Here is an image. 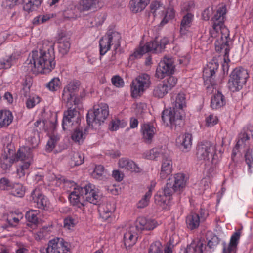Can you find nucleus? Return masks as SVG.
I'll return each mask as SVG.
<instances>
[{
    "label": "nucleus",
    "mask_w": 253,
    "mask_h": 253,
    "mask_svg": "<svg viewBox=\"0 0 253 253\" xmlns=\"http://www.w3.org/2000/svg\"><path fill=\"white\" fill-rule=\"evenodd\" d=\"M40 98L38 96L31 97L29 96L26 102V107L31 109L34 107L36 104L39 103Z\"/></svg>",
    "instance_id": "3c124183"
},
{
    "label": "nucleus",
    "mask_w": 253,
    "mask_h": 253,
    "mask_svg": "<svg viewBox=\"0 0 253 253\" xmlns=\"http://www.w3.org/2000/svg\"><path fill=\"white\" fill-rule=\"evenodd\" d=\"M248 78L249 74L246 69L241 67L235 68L230 75L228 81L229 88L233 91L241 89Z\"/></svg>",
    "instance_id": "1a4fd4ad"
},
{
    "label": "nucleus",
    "mask_w": 253,
    "mask_h": 253,
    "mask_svg": "<svg viewBox=\"0 0 253 253\" xmlns=\"http://www.w3.org/2000/svg\"><path fill=\"white\" fill-rule=\"evenodd\" d=\"M121 39V36L119 32L111 29L108 30L106 35L103 36L99 41L100 55H104L113 45L114 51L112 52L111 60H114L116 55L117 53L120 54L122 52V49L120 48Z\"/></svg>",
    "instance_id": "39448f33"
},
{
    "label": "nucleus",
    "mask_w": 253,
    "mask_h": 253,
    "mask_svg": "<svg viewBox=\"0 0 253 253\" xmlns=\"http://www.w3.org/2000/svg\"><path fill=\"white\" fill-rule=\"evenodd\" d=\"M172 58L169 57H164L162 60L156 71L155 77L162 79L166 76L172 74L174 72L175 66Z\"/></svg>",
    "instance_id": "ddd939ff"
},
{
    "label": "nucleus",
    "mask_w": 253,
    "mask_h": 253,
    "mask_svg": "<svg viewBox=\"0 0 253 253\" xmlns=\"http://www.w3.org/2000/svg\"><path fill=\"white\" fill-rule=\"evenodd\" d=\"M156 223L154 220L148 219L143 217L137 218L136 222V228L138 231L151 230L156 227Z\"/></svg>",
    "instance_id": "4be33fe9"
},
{
    "label": "nucleus",
    "mask_w": 253,
    "mask_h": 253,
    "mask_svg": "<svg viewBox=\"0 0 253 253\" xmlns=\"http://www.w3.org/2000/svg\"><path fill=\"white\" fill-rule=\"evenodd\" d=\"M22 2V0L19 1V0H5L3 2V6L6 8H12L15 5L21 3Z\"/></svg>",
    "instance_id": "864d4df0"
},
{
    "label": "nucleus",
    "mask_w": 253,
    "mask_h": 253,
    "mask_svg": "<svg viewBox=\"0 0 253 253\" xmlns=\"http://www.w3.org/2000/svg\"><path fill=\"white\" fill-rule=\"evenodd\" d=\"M161 154L158 152L157 149H152L150 151L149 155L147 156V158L151 160H154L158 157ZM163 154H161L162 156Z\"/></svg>",
    "instance_id": "13d9d810"
},
{
    "label": "nucleus",
    "mask_w": 253,
    "mask_h": 253,
    "mask_svg": "<svg viewBox=\"0 0 253 253\" xmlns=\"http://www.w3.org/2000/svg\"><path fill=\"white\" fill-rule=\"evenodd\" d=\"M245 162L249 168V171L251 173V169L252 167H253V157L252 154V151L250 149L247 150L245 154Z\"/></svg>",
    "instance_id": "a18cd8bd"
},
{
    "label": "nucleus",
    "mask_w": 253,
    "mask_h": 253,
    "mask_svg": "<svg viewBox=\"0 0 253 253\" xmlns=\"http://www.w3.org/2000/svg\"><path fill=\"white\" fill-rule=\"evenodd\" d=\"M186 179L184 174L177 173L171 175L167 180L166 186L163 189V195L157 194L155 196L156 201L165 204L167 200H169L174 192L180 194L186 185Z\"/></svg>",
    "instance_id": "7ed1b4c3"
},
{
    "label": "nucleus",
    "mask_w": 253,
    "mask_h": 253,
    "mask_svg": "<svg viewBox=\"0 0 253 253\" xmlns=\"http://www.w3.org/2000/svg\"><path fill=\"white\" fill-rule=\"evenodd\" d=\"M35 192L34 191L32 194L34 202L37 203V206L39 208L43 209L46 205V200L44 196L39 193L36 194Z\"/></svg>",
    "instance_id": "e433bc0d"
},
{
    "label": "nucleus",
    "mask_w": 253,
    "mask_h": 253,
    "mask_svg": "<svg viewBox=\"0 0 253 253\" xmlns=\"http://www.w3.org/2000/svg\"><path fill=\"white\" fill-rule=\"evenodd\" d=\"M59 52L63 55L66 54L70 48V43L63 36L60 37L58 40Z\"/></svg>",
    "instance_id": "473e14b6"
},
{
    "label": "nucleus",
    "mask_w": 253,
    "mask_h": 253,
    "mask_svg": "<svg viewBox=\"0 0 253 253\" xmlns=\"http://www.w3.org/2000/svg\"><path fill=\"white\" fill-rule=\"evenodd\" d=\"M215 48L216 52L224 53V60L225 63L222 65V69L224 74H227L229 69L227 62L229 61V52L230 50L228 41L226 40L220 43L218 40H217L215 42Z\"/></svg>",
    "instance_id": "f3484780"
},
{
    "label": "nucleus",
    "mask_w": 253,
    "mask_h": 253,
    "mask_svg": "<svg viewBox=\"0 0 253 253\" xmlns=\"http://www.w3.org/2000/svg\"><path fill=\"white\" fill-rule=\"evenodd\" d=\"M186 224L187 227L193 230L197 228L200 224V217L198 214L192 213L186 217Z\"/></svg>",
    "instance_id": "7c9ffc66"
},
{
    "label": "nucleus",
    "mask_w": 253,
    "mask_h": 253,
    "mask_svg": "<svg viewBox=\"0 0 253 253\" xmlns=\"http://www.w3.org/2000/svg\"><path fill=\"white\" fill-rule=\"evenodd\" d=\"M10 189H11V194L15 196L21 197L24 195L25 192L22 188V186L20 184H12Z\"/></svg>",
    "instance_id": "37998d69"
},
{
    "label": "nucleus",
    "mask_w": 253,
    "mask_h": 253,
    "mask_svg": "<svg viewBox=\"0 0 253 253\" xmlns=\"http://www.w3.org/2000/svg\"><path fill=\"white\" fill-rule=\"evenodd\" d=\"M39 213V211L37 210H30L26 212L25 217L29 223L28 226L34 225L36 226L39 223V220L37 215Z\"/></svg>",
    "instance_id": "2f4dec72"
},
{
    "label": "nucleus",
    "mask_w": 253,
    "mask_h": 253,
    "mask_svg": "<svg viewBox=\"0 0 253 253\" xmlns=\"http://www.w3.org/2000/svg\"><path fill=\"white\" fill-rule=\"evenodd\" d=\"M12 57L11 56L6 57L0 61V69H8L11 66Z\"/></svg>",
    "instance_id": "de8ad7c7"
},
{
    "label": "nucleus",
    "mask_w": 253,
    "mask_h": 253,
    "mask_svg": "<svg viewBox=\"0 0 253 253\" xmlns=\"http://www.w3.org/2000/svg\"><path fill=\"white\" fill-rule=\"evenodd\" d=\"M12 183L6 178L3 177L0 180V189L1 190H10Z\"/></svg>",
    "instance_id": "8fccbe9b"
},
{
    "label": "nucleus",
    "mask_w": 253,
    "mask_h": 253,
    "mask_svg": "<svg viewBox=\"0 0 253 253\" xmlns=\"http://www.w3.org/2000/svg\"><path fill=\"white\" fill-rule=\"evenodd\" d=\"M214 153V146L209 141L202 142L198 144L196 148V157L199 160H209Z\"/></svg>",
    "instance_id": "dca6fc26"
},
{
    "label": "nucleus",
    "mask_w": 253,
    "mask_h": 253,
    "mask_svg": "<svg viewBox=\"0 0 253 253\" xmlns=\"http://www.w3.org/2000/svg\"><path fill=\"white\" fill-rule=\"evenodd\" d=\"M30 92V84L28 86H23V89L20 91L21 96H23L25 97H27Z\"/></svg>",
    "instance_id": "69168bd1"
},
{
    "label": "nucleus",
    "mask_w": 253,
    "mask_h": 253,
    "mask_svg": "<svg viewBox=\"0 0 253 253\" xmlns=\"http://www.w3.org/2000/svg\"><path fill=\"white\" fill-rule=\"evenodd\" d=\"M97 3L89 0H81L77 4V8L80 12L94 10L97 8Z\"/></svg>",
    "instance_id": "c756f323"
},
{
    "label": "nucleus",
    "mask_w": 253,
    "mask_h": 253,
    "mask_svg": "<svg viewBox=\"0 0 253 253\" xmlns=\"http://www.w3.org/2000/svg\"><path fill=\"white\" fill-rule=\"evenodd\" d=\"M202 17L203 19L204 20H208L210 18V15H209V10L208 8L204 10V11L202 13Z\"/></svg>",
    "instance_id": "774afa93"
},
{
    "label": "nucleus",
    "mask_w": 253,
    "mask_h": 253,
    "mask_svg": "<svg viewBox=\"0 0 253 253\" xmlns=\"http://www.w3.org/2000/svg\"><path fill=\"white\" fill-rule=\"evenodd\" d=\"M148 253H172V251L169 246L166 247L163 250L161 242L155 241L151 244Z\"/></svg>",
    "instance_id": "bb28decb"
},
{
    "label": "nucleus",
    "mask_w": 253,
    "mask_h": 253,
    "mask_svg": "<svg viewBox=\"0 0 253 253\" xmlns=\"http://www.w3.org/2000/svg\"><path fill=\"white\" fill-rule=\"evenodd\" d=\"M206 239L208 241L207 246L210 248H212L217 246L220 241L218 237L211 231L207 232Z\"/></svg>",
    "instance_id": "f704fd0d"
},
{
    "label": "nucleus",
    "mask_w": 253,
    "mask_h": 253,
    "mask_svg": "<svg viewBox=\"0 0 253 253\" xmlns=\"http://www.w3.org/2000/svg\"><path fill=\"white\" fill-rule=\"evenodd\" d=\"M68 243L62 238H56L50 240L46 252L41 253H70Z\"/></svg>",
    "instance_id": "4468645a"
},
{
    "label": "nucleus",
    "mask_w": 253,
    "mask_h": 253,
    "mask_svg": "<svg viewBox=\"0 0 253 253\" xmlns=\"http://www.w3.org/2000/svg\"><path fill=\"white\" fill-rule=\"evenodd\" d=\"M84 158L83 155L78 152H74L71 161V165L72 166H79L83 163Z\"/></svg>",
    "instance_id": "79ce46f5"
},
{
    "label": "nucleus",
    "mask_w": 253,
    "mask_h": 253,
    "mask_svg": "<svg viewBox=\"0 0 253 253\" xmlns=\"http://www.w3.org/2000/svg\"><path fill=\"white\" fill-rule=\"evenodd\" d=\"M194 7V4L192 1L188 2L183 4L182 10L186 11L192 10Z\"/></svg>",
    "instance_id": "680f3d73"
},
{
    "label": "nucleus",
    "mask_w": 253,
    "mask_h": 253,
    "mask_svg": "<svg viewBox=\"0 0 253 253\" xmlns=\"http://www.w3.org/2000/svg\"><path fill=\"white\" fill-rule=\"evenodd\" d=\"M55 54L53 45L47 49H40L39 52L33 51L24 63V68L27 72L35 73L36 68L41 70V73L50 72L55 67Z\"/></svg>",
    "instance_id": "f257e3e1"
},
{
    "label": "nucleus",
    "mask_w": 253,
    "mask_h": 253,
    "mask_svg": "<svg viewBox=\"0 0 253 253\" xmlns=\"http://www.w3.org/2000/svg\"><path fill=\"white\" fill-rule=\"evenodd\" d=\"M113 177L118 181H121L123 180L124 177V174L121 173L118 170H114L112 173Z\"/></svg>",
    "instance_id": "052dcab7"
},
{
    "label": "nucleus",
    "mask_w": 253,
    "mask_h": 253,
    "mask_svg": "<svg viewBox=\"0 0 253 253\" xmlns=\"http://www.w3.org/2000/svg\"><path fill=\"white\" fill-rule=\"evenodd\" d=\"M59 79L57 78H54L48 83L46 86L50 90L55 91L59 87Z\"/></svg>",
    "instance_id": "09e8293b"
},
{
    "label": "nucleus",
    "mask_w": 253,
    "mask_h": 253,
    "mask_svg": "<svg viewBox=\"0 0 253 253\" xmlns=\"http://www.w3.org/2000/svg\"><path fill=\"white\" fill-rule=\"evenodd\" d=\"M79 112L75 108L70 107L64 113L62 120V128L64 130L69 129L73 125V119L78 117Z\"/></svg>",
    "instance_id": "a211bd4d"
},
{
    "label": "nucleus",
    "mask_w": 253,
    "mask_h": 253,
    "mask_svg": "<svg viewBox=\"0 0 253 253\" xmlns=\"http://www.w3.org/2000/svg\"><path fill=\"white\" fill-rule=\"evenodd\" d=\"M168 41L167 39H161L160 41H154L149 42L144 46H140L131 56L133 59L140 58L144 54L152 52L158 53L161 52L167 44Z\"/></svg>",
    "instance_id": "9d476101"
},
{
    "label": "nucleus",
    "mask_w": 253,
    "mask_h": 253,
    "mask_svg": "<svg viewBox=\"0 0 253 253\" xmlns=\"http://www.w3.org/2000/svg\"><path fill=\"white\" fill-rule=\"evenodd\" d=\"M141 130L145 142L151 143L156 132L155 127L149 123L143 124L141 125Z\"/></svg>",
    "instance_id": "5701e85b"
},
{
    "label": "nucleus",
    "mask_w": 253,
    "mask_h": 253,
    "mask_svg": "<svg viewBox=\"0 0 253 253\" xmlns=\"http://www.w3.org/2000/svg\"><path fill=\"white\" fill-rule=\"evenodd\" d=\"M226 103L224 95L219 91L211 97V106L213 109H218L223 106Z\"/></svg>",
    "instance_id": "c85d7f7f"
},
{
    "label": "nucleus",
    "mask_w": 253,
    "mask_h": 253,
    "mask_svg": "<svg viewBox=\"0 0 253 253\" xmlns=\"http://www.w3.org/2000/svg\"><path fill=\"white\" fill-rule=\"evenodd\" d=\"M138 124V120L136 118H132L130 119V127L134 128L137 126Z\"/></svg>",
    "instance_id": "338daca9"
},
{
    "label": "nucleus",
    "mask_w": 253,
    "mask_h": 253,
    "mask_svg": "<svg viewBox=\"0 0 253 253\" xmlns=\"http://www.w3.org/2000/svg\"><path fill=\"white\" fill-rule=\"evenodd\" d=\"M241 229L235 232L231 236L229 244H227L225 242L222 243L223 251L222 253H235L238 241L241 235Z\"/></svg>",
    "instance_id": "6ab92c4d"
},
{
    "label": "nucleus",
    "mask_w": 253,
    "mask_h": 253,
    "mask_svg": "<svg viewBox=\"0 0 253 253\" xmlns=\"http://www.w3.org/2000/svg\"><path fill=\"white\" fill-rule=\"evenodd\" d=\"M150 83V77L148 74L143 73L137 76L131 83L132 97L140 96L149 87Z\"/></svg>",
    "instance_id": "9b49d317"
},
{
    "label": "nucleus",
    "mask_w": 253,
    "mask_h": 253,
    "mask_svg": "<svg viewBox=\"0 0 253 253\" xmlns=\"http://www.w3.org/2000/svg\"><path fill=\"white\" fill-rule=\"evenodd\" d=\"M109 115L108 106L106 104H102L93 107V110L88 111L86 115V121L88 126H92L93 123L100 125L104 122Z\"/></svg>",
    "instance_id": "6e6552de"
},
{
    "label": "nucleus",
    "mask_w": 253,
    "mask_h": 253,
    "mask_svg": "<svg viewBox=\"0 0 253 253\" xmlns=\"http://www.w3.org/2000/svg\"><path fill=\"white\" fill-rule=\"evenodd\" d=\"M94 187V185L88 184L84 187L75 188L74 191L71 192L69 197L70 203L73 206H77L79 208L84 206V204L80 202L79 198L80 195H84V198H85L86 201L94 205H99L101 198L96 194Z\"/></svg>",
    "instance_id": "20e7f679"
},
{
    "label": "nucleus",
    "mask_w": 253,
    "mask_h": 253,
    "mask_svg": "<svg viewBox=\"0 0 253 253\" xmlns=\"http://www.w3.org/2000/svg\"><path fill=\"white\" fill-rule=\"evenodd\" d=\"M192 19L193 15L190 13H187L183 16L180 24V32L182 34H185L186 29L190 26Z\"/></svg>",
    "instance_id": "c9c22d12"
},
{
    "label": "nucleus",
    "mask_w": 253,
    "mask_h": 253,
    "mask_svg": "<svg viewBox=\"0 0 253 253\" xmlns=\"http://www.w3.org/2000/svg\"><path fill=\"white\" fill-rule=\"evenodd\" d=\"M104 171V168L103 166L101 165L96 166L92 173V176L94 178L99 179L103 175Z\"/></svg>",
    "instance_id": "49530a36"
},
{
    "label": "nucleus",
    "mask_w": 253,
    "mask_h": 253,
    "mask_svg": "<svg viewBox=\"0 0 253 253\" xmlns=\"http://www.w3.org/2000/svg\"><path fill=\"white\" fill-rule=\"evenodd\" d=\"M164 17L160 23L161 26H163L168 23L169 21L174 18L175 12L172 8H168L164 12Z\"/></svg>",
    "instance_id": "58836bf2"
},
{
    "label": "nucleus",
    "mask_w": 253,
    "mask_h": 253,
    "mask_svg": "<svg viewBox=\"0 0 253 253\" xmlns=\"http://www.w3.org/2000/svg\"><path fill=\"white\" fill-rule=\"evenodd\" d=\"M203 243L200 242L197 245L195 243H192L190 245H187V247L190 248V253H203Z\"/></svg>",
    "instance_id": "c03bdc74"
},
{
    "label": "nucleus",
    "mask_w": 253,
    "mask_h": 253,
    "mask_svg": "<svg viewBox=\"0 0 253 253\" xmlns=\"http://www.w3.org/2000/svg\"><path fill=\"white\" fill-rule=\"evenodd\" d=\"M186 106L185 98L183 94H178L171 106L166 109L162 113L163 122L177 133L180 132L184 126V112L183 108Z\"/></svg>",
    "instance_id": "f03ea898"
},
{
    "label": "nucleus",
    "mask_w": 253,
    "mask_h": 253,
    "mask_svg": "<svg viewBox=\"0 0 253 253\" xmlns=\"http://www.w3.org/2000/svg\"><path fill=\"white\" fill-rule=\"evenodd\" d=\"M14 146L11 142L3 144V153L1 157V166L3 169H9L15 161L14 159Z\"/></svg>",
    "instance_id": "2eb2a0df"
},
{
    "label": "nucleus",
    "mask_w": 253,
    "mask_h": 253,
    "mask_svg": "<svg viewBox=\"0 0 253 253\" xmlns=\"http://www.w3.org/2000/svg\"><path fill=\"white\" fill-rule=\"evenodd\" d=\"M80 82L78 81L70 82L64 88L62 94L63 100L67 104H70V105H72V100L75 105H79L83 96L80 91Z\"/></svg>",
    "instance_id": "0eeeda50"
},
{
    "label": "nucleus",
    "mask_w": 253,
    "mask_h": 253,
    "mask_svg": "<svg viewBox=\"0 0 253 253\" xmlns=\"http://www.w3.org/2000/svg\"><path fill=\"white\" fill-rule=\"evenodd\" d=\"M26 157L25 154L24 153V152L21 150V149H19L16 155L15 156L14 159H15V161H23L25 160Z\"/></svg>",
    "instance_id": "0e129e2a"
},
{
    "label": "nucleus",
    "mask_w": 253,
    "mask_h": 253,
    "mask_svg": "<svg viewBox=\"0 0 253 253\" xmlns=\"http://www.w3.org/2000/svg\"><path fill=\"white\" fill-rule=\"evenodd\" d=\"M150 7L151 13L155 16L156 11L162 7V4L158 1H153L151 3Z\"/></svg>",
    "instance_id": "4d7b16f0"
},
{
    "label": "nucleus",
    "mask_w": 253,
    "mask_h": 253,
    "mask_svg": "<svg viewBox=\"0 0 253 253\" xmlns=\"http://www.w3.org/2000/svg\"><path fill=\"white\" fill-rule=\"evenodd\" d=\"M13 115L9 110H0V128L8 126L13 120Z\"/></svg>",
    "instance_id": "cd10ccee"
},
{
    "label": "nucleus",
    "mask_w": 253,
    "mask_h": 253,
    "mask_svg": "<svg viewBox=\"0 0 253 253\" xmlns=\"http://www.w3.org/2000/svg\"><path fill=\"white\" fill-rule=\"evenodd\" d=\"M226 13V5H222L217 10L216 13L212 18L213 21V30L210 31L211 37H215L216 34L220 30L221 36L220 41L221 43L223 41H225L229 36L228 29L224 24V15Z\"/></svg>",
    "instance_id": "423d86ee"
},
{
    "label": "nucleus",
    "mask_w": 253,
    "mask_h": 253,
    "mask_svg": "<svg viewBox=\"0 0 253 253\" xmlns=\"http://www.w3.org/2000/svg\"><path fill=\"white\" fill-rule=\"evenodd\" d=\"M163 83H160L154 87L153 90V95L155 97L162 98L168 92Z\"/></svg>",
    "instance_id": "72a5a7b5"
},
{
    "label": "nucleus",
    "mask_w": 253,
    "mask_h": 253,
    "mask_svg": "<svg viewBox=\"0 0 253 253\" xmlns=\"http://www.w3.org/2000/svg\"><path fill=\"white\" fill-rule=\"evenodd\" d=\"M150 0H131L129 2L131 10L135 13L143 10Z\"/></svg>",
    "instance_id": "393cba45"
},
{
    "label": "nucleus",
    "mask_w": 253,
    "mask_h": 253,
    "mask_svg": "<svg viewBox=\"0 0 253 253\" xmlns=\"http://www.w3.org/2000/svg\"><path fill=\"white\" fill-rule=\"evenodd\" d=\"M87 130L88 127H86L84 129L83 132V128L78 126L73 132L71 135L72 139L79 144L82 143L85 138Z\"/></svg>",
    "instance_id": "a878e982"
},
{
    "label": "nucleus",
    "mask_w": 253,
    "mask_h": 253,
    "mask_svg": "<svg viewBox=\"0 0 253 253\" xmlns=\"http://www.w3.org/2000/svg\"><path fill=\"white\" fill-rule=\"evenodd\" d=\"M172 170V162L171 159L168 155H163L161 170L160 173V177L163 179H166L169 175L171 173Z\"/></svg>",
    "instance_id": "aec40b11"
},
{
    "label": "nucleus",
    "mask_w": 253,
    "mask_h": 253,
    "mask_svg": "<svg viewBox=\"0 0 253 253\" xmlns=\"http://www.w3.org/2000/svg\"><path fill=\"white\" fill-rule=\"evenodd\" d=\"M137 238L131 232L126 233L124 236L125 245L128 247L134 245L136 243Z\"/></svg>",
    "instance_id": "a19ab883"
},
{
    "label": "nucleus",
    "mask_w": 253,
    "mask_h": 253,
    "mask_svg": "<svg viewBox=\"0 0 253 253\" xmlns=\"http://www.w3.org/2000/svg\"><path fill=\"white\" fill-rule=\"evenodd\" d=\"M75 225L74 219L71 217H68L64 220V226L70 229L71 227H73Z\"/></svg>",
    "instance_id": "bf43d9fd"
},
{
    "label": "nucleus",
    "mask_w": 253,
    "mask_h": 253,
    "mask_svg": "<svg viewBox=\"0 0 253 253\" xmlns=\"http://www.w3.org/2000/svg\"><path fill=\"white\" fill-rule=\"evenodd\" d=\"M57 140V137L54 135L51 136L47 143L46 146V151L51 152L55 148Z\"/></svg>",
    "instance_id": "603ef678"
},
{
    "label": "nucleus",
    "mask_w": 253,
    "mask_h": 253,
    "mask_svg": "<svg viewBox=\"0 0 253 253\" xmlns=\"http://www.w3.org/2000/svg\"><path fill=\"white\" fill-rule=\"evenodd\" d=\"M177 82V79L173 76L169 75L162 82L168 90H171L175 86Z\"/></svg>",
    "instance_id": "4c0bfd02"
},
{
    "label": "nucleus",
    "mask_w": 253,
    "mask_h": 253,
    "mask_svg": "<svg viewBox=\"0 0 253 253\" xmlns=\"http://www.w3.org/2000/svg\"><path fill=\"white\" fill-rule=\"evenodd\" d=\"M176 145L182 152L189 151L192 145V135L189 133H185L179 136L176 139Z\"/></svg>",
    "instance_id": "412c9836"
},
{
    "label": "nucleus",
    "mask_w": 253,
    "mask_h": 253,
    "mask_svg": "<svg viewBox=\"0 0 253 253\" xmlns=\"http://www.w3.org/2000/svg\"><path fill=\"white\" fill-rule=\"evenodd\" d=\"M118 165L120 168H124L132 172H139V168L131 160L127 158H122L119 160Z\"/></svg>",
    "instance_id": "b1692460"
},
{
    "label": "nucleus",
    "mask_w": 253,
    "mask_h": 253,
    "mask_svg": "<svg viewBox=\"0 0 253 253\" xmlns=\"http://www.w3.org/2000/svg\"><path fill=\"white\" fill-rule=\"evenodd\" d=\"M100 201H101V200ZM100 204V201H99L98 211L100 215L102 216V218L107 219L110 217L111 215V210L109 209V207L111 206V205L107 204L105 209L103 205L101 206Z\"/></svg>",
    "instance_id": "ea45409f"
},
{
    "label": "nucleus",
    "mask_w": 253,
    "mask_h": 253,
    "mask_svg": "<svg viewBox=\"0 0 253 253\" xmlns=\"http://www.w3.org/2000/svg\"><path fill=\"white\" fill-rule=\"evenodd\" d=\"M149 201V200L148 198L143 196L142 199L140 200L137 204V207L138 208H143L145 207L148 205Z\"/></svg>",
    "instance_id": "e2e57ef3"
},
{
    "label": "nucleus",
    "mask_w": 253,
    "mask_h": 253,
    "mask_svg": "<svg viewBox=\"0 0 253 253\" xmlns=\"http://www.w3.org/2000/svg\"><path fill=\"white\" fill-rule=\"evenodd\" d=\"M218 64L214 60L210 62L207 65V67L203 70V79L208 91H213L214 86L216 85L214 80V75L218 68Z\"/></svg>",
    "instance_id": "f8f14e48"
},
{
    "label": "nucleus",
    "mask_w": 253,
    "mask_h": 253,
    "mask_svg": "<svg viewBox=\"0 0 253 253\" xmlns=\"http://www.w3.org/2000/svg\"><path fill=\"white\" fill-rule=\"evenodd\" d=\"M111 81L112 84L117 87H123L124 85L123 80L118 75L113 77Z\"/></svg>",
    "instance_id": "5fc2aeb1"
},
{
    "label": "nucleus",
    "mask_w": 253,
    "mask_h": 253,
    "mask_svg": "<svg viewBox=\"0 0 253 253\" xmlns=\"http://www.w3.org/2000/svg\"><path fill=\"white\" fill-rule=\"evenodd\" d=\"M207 126L211 127L217 123V119L213 115H210L206 119Z\"/></svg>",
    "instance_id": "6e6d98bb"
}]
</instances>
